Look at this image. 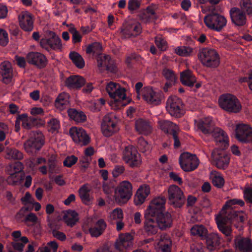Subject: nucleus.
<instances>
[{
	"label": "nucleus",
	"mask_w": 252,
	"mask_h": 252,
	"mask_svg": "<svg viewBox=\"0 0 252 252\" xmlns=\"http://www.w3.org/2000/svg\"><path fill=\"white\" fill-rule=\"evenodd\" d=\"M120 86L116 83L110 82L106 86V90L110 97H114V93Z\"/></svg>",
	"instance_id": "obj_59"
},
{
	"label": "nucleus",
	"mask_w": 252,
	"mask_h": 252,
	"mask_svg": "<svg viewBox=\"0 0 252 252\" xmlns=\"http://www.w3.org/2000/svg\"><path fill=\"white\" fill-rule=\"evenodd\" d=\"M234 248L237 252H252V239L236 236L234 239Z\"/></svg>",
	"instance_id": "obj_22"
},
{
	"label": "nucleus",
	"mask_w": 252,
	"mask_h": 252,
	"mask_svg": "<svg viewBox=\"0 0 252 252\" xmlns=\"http://www.w3.org/2000/svg\"><path fill=\"white\" fill-rule=\"evenodd\" d=\"M123 159L131 168L137 167L141 163L140 155L136 148L132 145H128L123 152Z\"/></svg>",
	"instance_id": "obj_9"
},
{
	"label": "nucleus",
	"mask_w": 252,
	"mask_h": 252,
	"mask_svg": "<svg viewBox=\"0 0 252 252\" xmlns=\"http://www.w3.org/2000/svg\"><path fill=\"white\" fill-rule=\"evenodd\" d=\"M115 189L114 182L105 183L103 185L104 192L108 195H112L113 192L115 195Z\"/></svg>",
	"instance_id": "obj_56"
},
{
	"label": "nucleus",
	"mask_w": 252,
	"mask_h": 252,
	"mask_svg": "<svg viewBox=\"0 0 252 252\" xmlns=\"http://www.w3.org/2000/svg\"><path fill=\"white\" fill-rule=\"evenodd\" d=\"M213 185L218 188H221L224 184V179L220 173L212 171L210 175Z\"/></svg>",
	"instance_id": "obj_42"
},
{
	"label": "nucleus",
	"mask_w": 252,
	"mask_h": 252,
	"mask_svg": "<svg viewBox=\"0 0 252 252\" xmlns=\"http://www.w3.org/2000/svg\"><path fill=\"white\" fill-rule=\"evenodd\" d=\"M155 16L154 9L151 6H148L141 16V19L144 22H149L153 20Z\"/></svg>",
	"instance_id": "obj_48"
},
{
	"label": "nucleus",
	"mask_w": 252,
	"mask_h": 252,
	"mask_svg": "<svg viewBox=\"0 0 252 252\" xmlns=\"http://www.w3.org/2000/svg\"><path fill=\"white\" fill-rule=\"evenodd\" d=\"M169 203L175 208H181L185 202V197L181 189L176 185H171L168 189Z\"/></svg>",
	"instance_id": "obj_12"
},
{
	"label": "nucleus",
	"mask_w": 252,
	"mask_h": 252,
	"mask_svg": "<svg viewBox=\"0 0 252 252\" xmlns=\"http://www.w3.org/2000/svg\"><path fill=\"white\" fill-rule=\"evenodd\" d=\"M69 58L78 68H82L85 66V61L83 58L77 52H71L69 54Z\"/></svg>",
	"instance_id": "obj_41"
},
{
	"label": "nucleus",
	"mask_w": 252,
	"mask_h": 252,
	"mask_svg": "<svg viewBox=\"0 0 252 252\" xmlns=\"http://www.w3.org/2000/svg\"><path fill=\"white\" fill-rule=\"evenodd\" d=\"M117 117L112 113L106 115L103 118L101 128L103 135L109 137L117 131L118 128Z\"/></svg>",
	"instance_id": "obj_11"
},
{
	"label": "nucleus",
	"mask_w": 252,
	"mask_h": 252,
	"mask_svg": "<svg viewBox=\"0 0 252 252\" xmlns=\"http://www.w3.org/2000/svg\"><path fill=\"white\" fill-rule=\"evenodd\" d=\"M19 25L22 30L31 32L33 29V17L28 11H23L18 17Z\"/></svg>",
	"instance_id": "obj_23"
},
{
	"label": "nucleus",
	"mask_w": 252,
	"mask_h": 252,
	"mask_svg": "<svg viewBox=\"0 0 252 252\" xmlns=\"http://www.w3.org/2000/svg\"><path fill=\"white\" fill-rule=\"evenodd\" d=\"M44 144V140L41 132L34 133L24 144L26 152L30 154H33L39 151Z\"/></svg>",
	"instance_id": "obj_13"
},
{
	"label": "nucleus",
	"mask_w": 252,
	"mask_h": 252,
	"mask_svg": "<svg viewBox=\"0 0 252 252\" xmlns=\"http://www.w3.org/2000/svg\"><path fill=\"white\" fill-rule=\"evenodd\" d=\"M204 22L209 29L220 32L226 26L227 21L224 16L212 11L204 17Z\"/></svg>",
	"instance_id": "obj_7"
},
{
	"label": "nucleus",
	"mask_w": 252,
	"mask_h": 252,
	"mask_svg": "<svg viewBox=\"0 0 252 252\" xmlns=\"http://www.w3.org/2000/svg\"><path fill=\"white\" fill-rule=\"evenodd\" d=\"M192 48L189 46H180L175 49V52L178 55L182 57H188L192 52Z\"/></svg>",
	"instance_id": "obj_49"
},
{
	"label": "nucleus",
	"mask_w": 252,
	"mask_h": 252,
	"mask_svg": "<svg viewBox=\"0 0 252 252\" xmlns=\"http://www.w3.org/2000/svg\"><path fill=\"white\" fill-rule=\"evenodd\" d=\"M144 218L145 220L144 222V230L148 235H153L156 234L159 228L158 223L152 214H149L146 216V211H145Z\"/></svg>",
	"instance_id": "obj_25"
},
{
	"label": "nucleus",
	"mask_w": 252,
	"mask_h": 252,
	"mask_svg": "<svg viewBox=\"0 0 252 252\" xmlns=\"http://www.w3.org/2000/svg\"><path fill=\"white\" fill-rule=\"evenodd\" d=\"M50 227L52 234L54 237L62 241L65 240L66 237L64 233L57 230L52 226H51Z\"/></svg>",
	"instance_id": "obj_61"
},
{
	"label": "nucleus",
	"mask_w": 252,
	"mask_h": 252,
	"mask_svg": "<svg viewBox=\"0 0 252 252\" xmlns=\"http://www.w3.org/2000/svg\"><path fill=\"white\" fill-rule=\"evenodd\" d=\"M162 74L167 81L163 87L164 91L166 92L169 88L175 84L177 80V77L175 72L168 68H164L163 70Z\"/></svg>",
	"instance_id": "obj_34"
},
{
	"label": "nucleus",
	"mask_w": 252,
	"mask_h": 252,
	"mask_svg": "<svg viewBox=\"0 0 252 252\" xmlns=\"http://www.w3.org/2000/svg\"><path fill=\"white\" fill-rule=\"evenodd\" d=\"M244 198L247 203L252 204V188H247L244 190Z\"/></svg>",
	"instance_id": "obj_64"
},
{
	"label": "nucleus",
	"mask_w": 252,
	"mask_h": 252,
	"mask_svg": "<svg viewBox=\"0 0 252 252\" xmlns=\"http://www.w3.org/2000/svg\"><path fill=\"white\" fill-rule=\"evenodd\" d=\"M180 80L183 85L192 87L196 82V77L189 70H186L181 73Z\"/></svg>",
	"instance_id": "obj_35"
},
{
	"label": "nucleus",
	"mask_w": 252,
	"mask_h": 252,
	"mask_svg": "<svg viewBox=\"0 0 252 252\" xmlns=\"http://www.w3.org/2000/svg\"><path fill=\"white\" fill-rule=\"evenodd\" d=\"M25 205V206L22 207L17 213L16 215L17 220H21V218L24 217L27 212L31 211L33 209V202H32V203H28Z\"/></svg>",
	"instance_id": "obj_51"
},
{
	"label": "nucleus",
	"mask_w": 252,
	"mask_h": 252,
	"mask_svg": "<svg viewBox=\"0 0 252 252\" xmlns=\"http://www.w3.org/2000/svg\"><path fill=\"white\" fill-rule=\"evenodd\" d=\"M69 118L77 123H82L86 120V115L80 110L74 108H70L67 111Z\"/></svg>",
	"instance_id": "obj_39"
},
{
	"label": "nucleus",
	"mask_w": 252,
	"mask_h": 252,
	"mask_svg": "<svg viewBox=\"0 0 252 252\" xmlns=\"http://www.w3.org/2000/svg\"><path fill=\"white\" fill-rule=\"evenodd\" d=\"M77 160V158L73 155L68 156L65 158L63 162V165L67 167H70L76 163Z\"/></svg>",
	"instance_id": "obj_60"
},
{
	"label": "nucleus",
	"mask_w": 252,
	"mask_h": 252,
	"mask_svg": "<svg viewBox=\"0 0 252 252\" xmlns=\"http://www.w3.org/2000/svg\"><path fill=\"white\" fill-rule=\"evenodd\" d=\"M0 73L4 83L8 84L11 82L13 77L12 69L8 62H4L0 64Z\"/></svg>",
	"instance_id": "obj_30"
},
{
	"label": "nucleus",
	"mask_w": 252,
	"mask_h": 252,
	"mask_svg": "<svg viewBox=\"0 0 252 252\" xmlns=\"http://www.w3.org/2000/svg\"><path fill=\"white\" fill-rule=\"evenodd\" d=\"M90 191L91 189L86 184L83 185L79 189L80 197L83 203L86 205H89L92 203L93 198L90 194Z\"/></svg>",
	"instance_id": "obj_37"
},
{
	"label": "nucleus",
	"mask_w": 252,
	"mask_h": 252,
	"mask_svg": "<svg viewBox=\"0 0 252 252\" xmlns=\"http://www.w3.org/2000/svg\"><path fill=\"white\" fill-rule=\"evenodd\" d=\"M98 66L111 72L116 71V67L114 61L109 55L104 54L99 55L96 57Z\"/></svg>",
	"instance_id": "obj_24"
},
{
	"label": "nucleus",
	"mask_w": 252,
	"mask_h": 252,
	"mask_svg": "<svg viewBox=\"0 0 252 252\" xmlns=\"http://www.w3.org/2000/svg\"><path fill=\"white\" fill-rule=\"evenodd\" d=\"M220 106L223 110L231 113H238L242 109L238 99L234 95L226 94L221 95L219 98Z\"/></svg>",
	"instance_id": "obj_5"
},
{
	"label": "nucleus",
	"mask_w": 252,
	"mask_h": 252,
	"mask_svg": "<svg viewBox=\"0 0 252 252\" xmlns=\"http://www.w3.org/2000/svg\"><path fill=\"white\" fill-rule=\"evenodd\" d=\"M235 127L236 137L242 143L252 144V128L249 125L239 124Z\"/></svg>",
	"instance_id": "obj_16"
},
{
	"label": "nucleus",
	"mask_w": 252,
	"mask_h": 252,
	"mask_svg": "<svg viewBox=\"0 0 252 252\" xmlns=\"http://www.w3.org/2000/svg\"><path fill=\"white\" fill-rule=\"evenodd\" d=\"M132 194L131 184L129 181H124L115 189V201L119 204H124L131 198Z\"/></svg>",
	"instance_id": "obj_8"
},
{
	"label": "nucleus",
	"mask_w": 252,
	"mask_h": 252,
	"mask_svg": "<svg viewBox=\"0 0 252 252\" xmlns=\"http://www.w3.org/2000/svg\"><path fill=\"white\" fill-rule=\"evenodd\" d=\"M214 164L217 168L226 169L229 163L230 158L224 152L214 151L211 155Z\"/></svg>",
	"instance_id": "obj_20"
},
{
	"label": "nucleus",
	"mask_w": 252,
	"mask_h": 252,
	"mask_svg": "<svg viewBox=\"0 0 252 252\" xmlns=\"http://www.w3.org/2000/svg\"><path fill=\"white\" fill-rule=\"evenodd\" d=\"M195 124L199 130L205 134L211 135L216 142L220 144V148L225 149L228 146V138L221 128L215 127L212 118L210 117L195 121Z\"/></svg>",
	"instance_id": "obj_2"
},
{
	"label": "nucleus",
	"mask_w": 252,
	"mask_h": 252,
	"mask_svg": "<svg viewBox=\"0 0 252 252\" xmlns=\"http://www.w3.org/2000/svg\"><path fill=\"white\" fill-rule=\"evenodd\" d=\"M18 119L22 122V126L26 129H31L36 124L37 119L33 117H28L27 114L18 115Z\"/></svg>",
	"instance_id": "obj_38"
},
{
	"label": "nucleus",
	"mask_w": 252,
	"mask_h": 252,
	"mask_svg": "<svg viewBox=\"0 0 252 252\" xmlns=\"http://www.w3.org/2000/svg\"><path fill=\"white\" fill-rule=\"evenodd\" d=\"M166 198L164 196H159L154 198L148 208L146 210V216L152 214L158 223L159 229L165 230L171 227L173 224L171 215L168 213H164Z\"/></svg>",
	"instance_id": "obj_1"
},
{
	"label": "nucleus",
	"mask_w": 252,
	"mask_h": 252,
	"mask_svg": "<svg viewBox=\"0 0 252 252\" xmlns=\"http://www.w3.org/2000/svg\"><path fill=\"white\" fill-rule=\"evenodd\" d=\"M238 205L241 207L244 206L245 202L242 199L234 198L228 200L226 202L225 204L223 206L221 211L219 213H221L223 211L224 212L227 210H232L231 208L233 205Z\"/></svg>",
	"instance_id": "obj_46"
},
{
	"label": "nucleus",
	"mask_w": 252,
	"mask_h": 252,
	"mask_svg": "<svg viewBox=\"0 0 252 252\" xmlns=\"http://www.w3.org/2000/svg\"><path fill=\"white\" fill-rule=\"evenodd\" d=\"M199 160L194 155L189 153H183L179 158V163L182 169L186 172L192 171L199 165Z\"/></svg>",
	"instance_id": "obj_14"
},
{
	"label": "nucleus",
	"mask_w": 252,
	"mask_h": 252,
	"mask_svg": "<svg viewBox=\"0 0 252 252\" xmlns=\"http://www.w3.org/2000/svg\"><path fill=\"white\" fill-rule=\"evenodd\" d=\"M240 9H242L245 14L252 16V0H241Z\"/></svg>",
	"instance_id": "obj_47"
},
{
	"label": "nucleus",
	"mask_w": 252,
	"mask_h": 252,
	"mask_svg": "<svg viewBox=\"0 0 252 252\" xmlns=\"http://www.w3.org/2000/svg\"><path fill=\"white\" fill-rule=\"evenodd\" d=\"M229 15L232 23L235 26L243 27L246 25L247 22L246 15L240 8L232 7L229 10Z\"/></svg>",
	"instance_id": "obj_19"
},
{
	"label": "nucleus",
	"mask_w": 252,
	"mask_h": 252,
	"mask_svg": "<svg viewBox=\"0 0 252 252\" xmlns=\"http://www.w3.org/2000/svg\"><path fill=\"white\" fill-rule=\"evenodd\" d=\"M114 97L112 98L114 99L115 101H121L126 99V90L124 88L120 86L114 93Z\"/></svg>",
	"instance_id": "obj_52"
},
{
	"label": "nucleus",
	"mask_w": 252,
	"mask_h": 252,
	"mask_svg": "<svg viewBox=\"0 0 252 252\" xmlns=\"http://www.w3.org/2000/svg\"><path fill=\"white\" fill-rule=\"evenodd\" d=\"M102 50V45L99 42H94L88 45L86 49V52L88 54L96 55H102L101 53Z\"/></svg>",
	"instance_id": "obj_40"
},
{
	"label": "nucleus",
	"mask_w": 252,
	"mask_h": 252,
	"mask_svg": "<svg viewBox=\"0 0 252 252\" xmlns=\"http://www.w3.org/2000/svg\"><path fill=\"white\" fill-rule=\"evenodd\" d=\"M137 148L141 152L145 153L150 150V146L143 137H140L138 139Z\"/></svg>",
	"instance_id": "obj_53"
},
{
	"label": "nucleus",
	"mask_w": 252,
	"mask_h": 252,
	"mask_svg": "<svg viewBox=\"0 0 252 252\" xmlns=\"http://www.w3.org/2000/svg\"><path fill=\"white\" fill-rule=\"evenodd\" d=\"M40 46L47 51L51 50H61L62 48V40L54 32L49 31L45 38L40 41Z\"/></svg>",
	"instance_id": "obj_10"
},
{
	"label": "nucleus",
	"mask_w": 252,
	"mask_h": 252,
	"mask_svg": "<svg viewBox=\"0 0 252 252\" xmlns=\"http://www.w3.org/2000/svg\"><path fill=\"white\" fill-rule=\"evenodd\" d=\"M198 57L201 63L208 67L216 68L220 63V58L217 51L213 49L202 47L199 49Z\"/></svg>",
	"instance_id": "obj_4"
},
{
	"label": "nucleus",
	"mask_w": 252,
	"mask_h": 252,
	"mask_svg": "<svg viewBox=\"0 0 252 252\" xmlns=\"http://www.w3.org/2000/svg\"><path fill=\"white\" fill-rule=\"evenodd\" d=\"M23 169V164L19 161L15 162L13 164H10L7 168L8 172H12V173H21Z\"/></svg>",
	"instance_id": "obj_55"
},
{
	"label": "nucleus",
	"mask_w": 252,
	"mask_h": 252,
	"mask_svg": "<svg viewBox=\"0 0 252 252\" xmlns=\"http://www.w3.org/2000/svg\"><path fill=\"white\" fill-rule=\"evenodd\" d=\"M155 42L158 48L161 51H165L167 48V43L162 37L156 36Z\"/></svg>",
	"instance_id": "obj_57"
},
{
	"label": "nucleus",
	"mask_w": 252,
	"mask_h": 252,
	"mask_svg": "<svg viewBox=\"0 0 252 252\" xmlns=\"http://www.w3.org/2000/svg\"><path fill=\"white\" fill-rule=\"evenodd\" d=\"M203 240H205L207 249L210 252L216 250L220 245L219 237L216 233L208 234Z\"/></svg>",
	"instance_id": "obj_31"
},
{
	"label": "nucleus",
	"mask_w": 252,
	"mask_h": 252,
	"mask_svg": "<svg viewBox=\"0 0 252 252\" xmlns=\"http://www.w3.org/2000/svg\"><path fill=\"white\" fill-rule=\"evenodd\" d=\"M8 174L9 176L7 178L6 182L9 185H18L24 179L22 173H12V172H9Z\"/></svg>",
	"instance_id": "obj_43"
},
{
	"label": "nucleus",
	"mask_w": 252,
	"mask_h": 252,
	"mask_svg": "<svg viewBox=\"0 0 252 252\" xmlns=\"http://www.w3.org/2000/svg\"><path fill=\"white\" fill-rule=\"evenodd\" d=\"M68 31L72 35V41L74 44L79 43L81 41L82 36L74 26H71L69 28Z\"/></svg>",
	"instance_id": "obj_54"
},
{
	"label": "nucleus",
	"mask_w": 252,
	"mask_h": 252,
	"mask_svg": "<svg viewBox=\"0 0 252 252\" xmlns=\"http://www.w3.org/2000/svg\"><path fill=\"white\" fill-rule=\"evenodd\" d=\"M132 240L133 237L130 234H121L115 243V249L120 251L128 249L132 245Z\"/></svg>",
	"instance_id": "obj_26"
},
{
	"label": "nucleus",
	"mask_w": 252,
	"mask_h": 252,
	"mask_svg": "<svg viewBox=\"0 0 252 252\" xmlns=\"http://www.w3.org/2000/svg\"><path fill=\"white\" fill-rule=\"evenodd\" d=\"M61 165H59L55 161H50L49 170L51 173H59L61 170Z\"/></svg>",
	"instance_id": "obj_62"
},
{
	"label": "nucleus",
	"mask_w": 252,
	"mask_h": 252,
	"mask_svg": "<svg viewBox=\"0 0 252 252\" xmlns=\"http://www.w3.org/2000/svg\"><path fill=\"white\" fill-rule=\"evenodd\" d=\"M150 190L148 186H141L137 190L134 197V202L135 205L139 206L145 201L150 194Z\"/></svg>",
	"instance_id": "obj_28"
},
{
	"label": "nucleus",
	"mask_w": 252,
	"mask_h": 252,
	"mask_svg": "<svg viewBox=\"0 0 252 252\" xmlns=\"http://www.w3.org/2000/svg\"><path fill=\"white\" fill-rule=\"evenodd\" d=\"M160 94L154 91L152 88H147L144 92L143 99L149 104L154 105L160 102Z\"/></svg>",
	"instance_id": "obj_27"
},
{
	"label": "nucleus",
	"mask_w": 252,
	"mask_h": 252,
	"mask_svg": "<svg viewBox=\"0 0 252 252\" xmlns=\"http://www.w3.org/2000/svg\"><path fill=\"white\" fill-rule=\"evenodd\" d=\"M160 128L167 135L169 139L174 140L175 148H178L181 146L179 137L180 129L178 126L173 122L168 120H163L159 122Z\"/></svg>",
	"instance_id": "obj_6"
},
{
	"label": "nucleus",
	"mask_w": 252,
	"mask_h": 252,
	"mask_svg": "<svg viewBox=\"0 0 252 252\" xmlns=\"http://www.w3.org/2000/svg\"><path fill=\"white\" fill-rule=\"evenodd\" d=\"M66 86L69 89H78L85 84V80L79 75H71L65 81Z\"/></svg>",
	"instance_id": "obj_32"
},
{
	"label": "nucleus",
	"mask_w": 252,
	"mask_h": 252,
	"mask_svg": "<svg viewBox=\"0 0 252 252\" xmlns=\"http://www.w3.org/2000/svg\"><path fill=\"white\" fill-rule=\"evenodd\" d=\"M69 133L74 142L81 146H86L90 142V137L82 127H72Z\"/></svg>",
	"instance_id": "obj_18"
},
{
	"label": "nucleus",
	"mask_w": 252,
	"mask_h": 252,
	"mask_svg": "<svg viewBox=\"0 0 252 252\" xmlns=\"http://www.w3.org/2000/svg\"><path fill=\"white\" fill-rule=\"evenodd\" d=\"M8 42V34L5 31L0 29V45L6 46Z\"/></svg>",
	"instance_id": "obj_63"
},
{
	"label": "nucleus",
	"mask_w": 252,
	"mask_h": 252,
	"mask_svg": "<svg viewBox=\"0 0 252 252\" xmlns=\"http://www.w3.org/2000/svg\"><path fill=\"white\" fill-rule=\"evenodd\" d=\"M135 128L139 133L144 135H148L152 131V127L149 122L142 119L135 121Z\"/></svg>",
	"instance_id": "obj_33"
},
{
	"label": "nucleus",
	"mask_w": 252,
	"mask_h": 252,
	"mask_svg": "<svg viewBox=\"0 0 252 252\" xmlns=\"http://www.w3.org/2000/svg\"><path fill=\"white\" fill-rule=\"evenodd\" d=\"M26 59L29 63L34 65L38 68H44L47 63L46 56L39 52H30L27 55Z\"/></svg>",
	"instance_id": "obj_21"
},
{
	"label": "nucleus",
	"mask_w": 252,
	"mask_h": 252,
	"mask_svg": "<svg viewBox=\"0 0 252 252\" xmlns=\"http://www.w3.org/2000/svg\"><path fill=\"white\" fill-rule=\"evenodd\" d=\"M142 32L141 24L137 22H127L121 31V37L123 38H129L139 35Z\"/></svg>",
	"instance_id": "obj_17"
},
{
	"label": "nucleus",
	"mask_w": 252,
	"mask_h": 252,
	"mask_svg": "<svg viewBox=\"0 0 252 252\" xmlns=\"http://www.w3.org/2000/svg\"><path fill=\"white\" fill-rule=\"evenodd\" d=\"M190 232L193 235H198L202 239H204L208 233L207 229L202 225H195L190 230Z\"/></svg>",
	"instance_id": "obj_44"
},
{
	"label": "nucleus",
	"mask_w": 252,
	"mask_h": 252,
	"mask_svg": "<svg viewBox=\"0 0 252 252\" xmlns=\"http://www.w3.org/2000/svg\"><path fill=\"white\" fill-rule=\"evenodd\" d=\"M63 218L67 225L70 227H73L79 221L78 214L72 210H67Z\"/></svg>",
	"instance_id": "obj_36"
},
{
	"label": "nucleus",
	"mask_w": 252,
	"mask_h": 252,
	"mask_svg": "<svg viewBox=\"0 0 252 252\" xmlns=\"http://www.w3.org/2000/svg\"><path fill=\"white\" fill-rule=\"evenodd\" d=\"M107 226L106 222L103 219H99L89 229V233L93 237H98L105 231Z\"/></svg>",
	"instance_id": "obj_29"
},
{
	"label": "nucleus",
	"mask_w": 252,
	"mask_h": 252,
	"mask_svg": "<svg viewBox=\"0 0 252 252\" xmlns=\"http://www.w3.org/2000/svg\"><path fill=\"white\" fill-rule=\"evenodd\" d=\"M5 153L6 158L20 160L23 158L22 153L14 148H7Z\"/></svg>",
	"instance_id": "obj_45"
},
{
	"label": "nucleus",
	"mask_w": 252,
	"mask_h": 252,
	"mask_svg": "<svg viewBox=\"0 0 252 252\" xmlns=\"http://www.w3.org/2000/svg\"><path fill=\"white\" fill-rule=\"evenodd\" d=\"M244 217L241 216L235 211L233 210L223 211L221 213H219L216 216L215 221L217 227L220 232L224 234L227 238V241H231L232 237V226L234 221L243 222Z\"/></svg>",
	"instance_id": "obj_3"
},
{
	"label": "nucleus",
	"mask_w": 252,
	"mask_h": 252,
	"mask_svg": "<svg viewBox=\"0 0 252 252\" xmlns=\"http://www.w3.org/2000/svg\"><path fill=\"white\" fill-rule=\"evenodd\" d=\"M166 108L172 116L180 118L184 114L183 102L181 99L177 96H172L168 98L166 102Z\"/></svg>",
	"instance_id": "obj_15"
},
{
	"label": "nucleus",
	"mask_w": 252,
	"mask_h": 252,
	"mask_svg": "<svg viewBox=\"0 0 252 252\" xmlns=\"http://www.w3.org/2000/svg\"><path fill=\"white\" fill-rule=\"evenodd\" d=\"M49 131L52 133L57 131L60 127L59 121L56 118H52L48 122Z\"/></svg>",
	"instance_id": "obj_58"
},
{
	"label": "nucleus",
	"mask_w": 252,
	"mask_h": 252,
	"mask_svg": "<svg viewBox=\"0 0 252 252\" xmlns=\"http://www.w3.org/2000/svg\"><path fill=\"white\" fill-rule=\"evenodd\" d=\"M68 101L65 94H60L55 100V106L61 110L63 109L67 104Z\"/></svg>",
	"instance_id": "obj_50"
}]
</instances>
